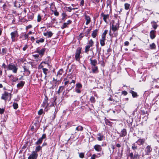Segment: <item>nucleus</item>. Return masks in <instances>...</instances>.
<instances>
[{
  "instance_id": "f257e3e1",
  "label": "nucleus",
  "mask_w": 159,
  "mask_h": 159,
  "mask_svg": "<svg viewBox=\"0 0 159 159\" xmlns=\"http://www.w3.org/2000/svg\"><path fill=\"white\" fill-rule=\"evenodd\" d=\"M49 103L48 102V98L47 96H45L41 107L44 108V111H47L49 109Z\"/></svg>"
},
{
  "instance_id": "f03ea898",
  "label": "nucleus",
  "mask_w": 159,
  "mask_h": 159,
  "mask_svg": "<svg viewBox=\"0 0 159 159\" xmlns=\"http://www.w3.org/2000/svg\"><path fill=\"white\" fill-rule=\"evenodd\" d=\"M82 48L78 47L76 51L75 55V58L76 61L80 62V54L81 52Z\"/></svg>"
},
{
  "instance_id": "7ed1b4c3",
  "label": "nucleus",
  "mask_w": 159,
  "mask_h": 159,
  "mask_svg": "<svg viewBox=\"0 0 159 159\" xmlns=\"http://www.w3.org/2000/svg\"><path fill=\"white\" fill-rule=\"evenodd\" d=\"M7 70H12L14 73H16L18 70V68L15 65L12 63L8 65L7 66Z\"/></svg>"
},
{
  "instance_id": "20e7f679",
  "label": "nucleus",
  "mask_w": 159,
  "mask_h": 159,
  "mask_svg": "<svg viewBox=\"0 0 159 159\" xmlns=\"http://www.w3.org/2000/svg\"><path fill=\"white\" fill-rule=\"evenodd\" d=\"M119 27V26L118 21L116 23L114 21H113L112 24L111 29L113 32H115V31L118 30Z\"/></svg>"
},
{
  "instance_id": "39448f33",
  "label": "nucleus",
  "mask_w": 159,
  "mask_h": 159,
  "mask_svg": "<svg viewBox=\"0 0 159 159\" xmlns=\"http://www.w3.org/2000/svg\"><path fill=\"white\" fill-rule=\"evenodd\" d=\"M11 35L12 42L16 41V38H17L19 36L18 32L17 31L15 30L11 33Z\"/></svg>"
},
{
  "instance_id": "423d86ee",
  "label": "nucleus",
  "mask_w": 159,
  "mask_h": 159,
  "mask_svg": "<svg viewBox=\"0 0 159 159\" xmlns=\"http://www.w3.org/2000/svg\"><path fill=\"white\" fill-rule=\"evenodd\" d=\"M46 49L45 48H43L41 50H40L39 48H37L35 52L38 53L39 55L42 57L44 54Z\"/></svg>"
},
{
  "instance_id": "0eeeda50",
  "label": "nucleus",
  "mask_w": 159,
  "mask_h": 159,
  "mask_svg": "<svg viewBox=\"0 0 159 159\" xmlns=\"http://www.w3.org/2000/svg\"><path fill=\"white\" fill-rule=\"evenodd\" d=\"M9 95H11V93H9L6 91H5L4 93L2 94L1 99L5 101H6Z\"/></svg>"
},
{
  "instance_id": "6e6552de",
  "label": "nucleus",
  "mask_w": 159,
  "mask_h": 159,
  "mask_svg": "<svg viewBox=\"0 0 159 159\" xmlns=\"http://www.w3.org/2000/svg\"><path fill=\"white\" fill-rule=\"evenodd\" d=\"M38 156V154L35 152L33 151L32 154L28 157V159H36Z\"/></svg>"
},
{
  "instance_id": "1a4fd4ad",
  "label": "nucleus",
  "mask_w": 159,
  "mask_h": 159,
  "mask_svg": "<svg viewBox=\"0 0 159 159\" xmlns=\"http://www.w3.org/2000/svg\"><path fill=\"white\" fill-rule=\"evenodd\" d=\"M100 16L103 17V19L104 21L106 23H107L108 22L107 21V19L109 18V14H105L103 12L101 13Z\"/></svg>"
},
{
  "instance_id": "9d476101",
  "label": "nucleus",
  "mask_w": 159,
  "mask_h": 159,
  "mask_svg": "<svg viewBox=\"0 0 159 159\" xmlns=\"http://www.w3.org/2000/svg\"><path fill=\"white\" fill-rule=\"evenodd\" d=\"M72 23V21L70 20H69L66 22H65L63 23V25L61 27V29H63L65 28L68 27V25L71 24Z\"/></svg>"
},
{
  "instance_id": "9b49d317",
  "label": "nucleus",
  "mask_w": 159,
  "mask_h": 159,
  "mask_svg": "<svg viewBox=\"0 0 159 159\" xmlns=\"http://www.w3.org/2000/svg\"><path fill=\"white\" fill-rule=\"evenodd\" d=\"M152 149L149 145L147 146L145 150V155H148L149 153L152 151Z\"/></svg>"
},
{
  "instance_id": "f8f14e48",
  "label": "nucleus",
  "mask_w": 159,
  "mask_h": 159,
  "mask_svg": "<svg viewBox=\"0 0 159 159\" xmlns=\"http://www.w3.org/2000/svg\"><path fill=\"white\" fill-rule=\"evenodd\" d=\"M120 134V136L123 137L127 135V131L125 129H123L121 131L120 133H118Z\"/></svg>"
},
{
  "instance_id": "ddd939ff",
  "label": "nucleus",
  "mask_w": 159,
  "mask_h": 159,
  "mask_svg": "<svg viewBox=\"0 0 159 159\" xmlns=\"http://www.w3.org/2000/svg\"><path fill=\"white\" fill-rule=\"evenodd\" d=\"M97 136V138L98 141H102L105 138V137L103 135H102L100 133L98 134Z\"/></svg>"
},
{
  "instance_id": "4468645a",
  "label": "nucleus",
  "mask_w": 159,
  "mask_h": 159,
  "mask_svg": "<svg viewBox=\"0 0 159 159\" xmlns=\"http://www.w3.org/2000/svg\"><path fill=\"white\" fill-rule=\"evenodd\" d=\"M94 148L95 151L98 152H101L102 149L101 146L98 144H96L94 145Z\"/></svg>"
},
{
  "instance_id": "2eb2a0df",
  "label": "nucleus",
  "mask_w": 159,
  "mask_h": 159,
  "mask_svg": "<svg viewBox=\"0 0 159 159\" xmlns=\"http://www.w3.org/2000/svg\"><path fill=\"white\" fill-rule=\"evenodd\" d=\"M150 38L151 39H153L156 36V31L154 30H152L150 33Z\"/></svg>"
},
{
  "instance_id": "dca6fc26",
  "label": "nucleus",
  "mask_w": 159,
  "mask_h": 159,
  "mask_svg": "<svg viewBox=\"0 0 159 159\" xmlns=\"http://www.w3.org/2000/svg\"><path fill=\"white\" fill-rule=\"evenodd\" d=\"M145 142V139H139L136 142V143H137L140 146L143 144Z\"/></svg>"
},
{
  "instance_id": "f3484780",
  "label": "nucleus",
  "mask_w": 159,
  "mask_h": 159,
  "mask_svg": "<svg viewBox=\"0 0 159 159\" xmlns=\"http://www.w3.org/2000/svg\"><path fill=\"white\" fill-rule=\"evenodd\" d=\"M65 80H67L68 81L69 83V84H71L72 83L75 84V78L73 79H68V78H64V81H65Z\"/></svg>"
},
{
  "instance_id": "a211bd4d",
  "label": "nucleus",
  "mask_w": 159,
  "mask_h": 159,
  "mask_svg": "<svg viewBox=\"0 0 159 159\" xmlns=\"http://www.w3.org/2000/svg\"><path fill=\"white\" fill-rule=\"evenodd\" d=\"M25 84V82L23 81H21L17 85V87L18 89L21 88Z\"/></svg>"
},
{
  "instance_id": "6ab92c4d",
  "label": "nucleus",
  "mask_w": 159,
  "mask_h": 159,
  "mask_svg": "<svg viewBox=\"0 0 159 159\" xmlns=\"http://www.w3.org/2000/svg\"><path fill=\"white\" fill-rule=\"evenodd\" d=\"M53 34L51 31H47L46 33H44L43 35L44 36H47L48 35V38H51L53 35Z\"/></svg>"
},
{
  "instance_id": "aec40b11",
  "label": "nucleus",
  "mask_w": 159,
  "mask_h": 159,
  "mask_svg": "<svg viewBox=\"0 0 159 159\" xmlns=\"http://www.w3.org/2000/svg\"><path fill=\"white\" fill-rule=\"evenodd\" d=\"M90 64L92 66H96L97 64V61L96 59L92 60V58L90 59Z\"/></svg>"
},
{
  "instance_id": "412c9836",
  "label": "nucleus",
  "mask_w": 159,
  "mask_h": 159,
  "mask_svg": "<svg viewBox=\"0 0 159 159\" xmlns=\"http://www.w3.org/2000/svg\"><path fill=\"white\" fill-rule=\"evenodd\" d=\"M85 19L86 20V25H88L91 22L90 18L89 16L86 15L85 16Z\"/></svg>"
},
{
  "instance_id": "4be33fe9",
  "label": "nucleus",
  "mask_w": 159,
  "mask_h": 159,
  "mask_svg": "<svg viewBox=\"0 0 159 159\" xmlns=\"http://www.w3.org/2000/svg\"><path fill=\"white\" fill-rule=\"evenodd\" d=\"M92 71L93 73H97L98 72V67L97 66H92Z\"/></svg>"
},
{
  "instance_id": "5701e85b",
  "label": "nucleus",
  "mask_w": 159,
  "mask_h": 159,
  "mask_svg": "<svg viewBox=\"0 0 159 159\" xmlns=\"http://www.w3.org/2000/svg\"><path fill=\"white\" fill-rule=\"evenodd\" d=\"M98 30L96 29L93 31L92 34V36L93 38H95L96 37L98 34Z\"/></svg>"
},
{
  "instance_id": "b1692460",
  "label": "nucleus",
  "mask_w": 159,
  "mask_h": 159,
  "mask_svg": "<svg viewBox=\"0 0 159 159\" xmlns=\"http://www.w3.org/2000/svg\"><path fill=\"white\" fill-rule=\"evenodd\" d=\"M106 40V38L102 37L100 40V43L102 46H104L105 45V41Z\"/></svg>"
},
{
  "instance_id": "393cba45",
  "label": "nucleus",
  "mask_w": 159,
  "mask_h": 159,
  "mask_svg": "<svg viewBox=\"0 0 159 159\" xmlns=\"http://www.w3.org/2000/svg\"><path fill=\"white\" fill-rule=\"evenodd\" d=\"M151 24L152 25V27L155 30H156L158 27V25L157 24V22H155L154 21H152L151 22Z\"/></svg>"
},
{
  "instance_id": "a878e982",
  "label": "nucleus",
  "mask_w": 159,
  "mask_h": 159,
  "mask_svg": "<svg viewBox=\"0 0 159 159\" xmlns=\"http://www.w3.org/2000/svg\"><path fill=\"white\" fill-rule=\"evenodd\" d=\"M83 129V127L79 125L76 128L75 133H76L77 132V131H82Z\"/></svg>"
},
{
  "instance_id": "bb28decb",
  "label": "nucleus",
  "mask_w": 159,
  "mask_h": 159,
  "mask_svg": "<svg viewBox=\"0 0 159 159\" xmlns=\"http://www.w3.org/2000/svg\"><path fill=\"white\" fill-rule=\"evenodd\" d=\"M94 44V42L92 39L88 40L87 42V45L90 46L91 47H93Z\"/></svg>"
},
{
  "instance_id": "cd10ccee",
  "label": "nucleus",
  "mask_w": 159,
  "mask_h": 159,
  "mask_svg": "<svg viewBox=\"0 0 159 159\" xmlns=\"http://www.w3.org/2000/svg\"><path fill=\"white\" fill-rule=\"evenodd\" d=\"M56 99L57 98H52L53 101L52 102L50 105L49 106V107H54L55 105L56 106H57V103L56 102Z\"/></svg>"
},
{
  "instance_id": "c85d7f7f",
  "label": "nucleus",
  "mask_w": 159,
  "mask_h": 159,
  "mask_svg": "<svg viewBox=\"0 0 159 159\" xmlns=\"http://www.w3.org/2000/svg\"><path fill=\"white\" fill-rule=\"evenodd\" d=\"M63 72V70L62 69H60L59 70L57 73V76L59 77V78L61 77V75H62Z\"/></svg>"
},
{
  "instance_id": "c756f323",
  "label": "nucleus",
  "mask_w": 159,
  "mask_h": 159,
  "mask_svg": "<svg viewBox=\"0 0 159 159\" xmlns=\"http://www.w3.org/2000/svg\"><path fill=\"white\" fill-rule=\"evenodd\" d=\"M105 122V124L107 125L110 126H111L112 125V123L108 119L105 118L104 119Z\"/></svg>"
},
{
  "instance_id": "7c9ffc66",
  "label": "nucleus",
  "mask_w": 159,
  "mask_h": 159,
  "mask_svg": "<svg viewBox=\"0 0 159 159\" xmlns=\"http://www.w3.org/2000/svg\"><path fill=\"white\" fill-rule=\"evenodd\" d=\"M140 155L138 152H135L134 153V159H140Z\"/></svg>"
},
{
  "instance_id": "2f4dec72",
  "label": "nucleus",
  "mask_w": 159,
  "mask_h": 159,
  "mask_svg": "<svg viewBox=\"0 0 159 159\" xmlns=\"http://www.w3.org/2000/svg\"><path fill=\"white\" fill-rule=\"evenodd\" d=\"M23 68L24 69V71L25 72V73L26 74L25 75H29L30 73V72L29 70L27 68H26L25 66H23Z\"/></svg>"
},
{
  "instance_id": "473e14b6",
  "label": "nucleus",
  "mask_w": 159,
  "mask_h": 159,
  "mask_svg": "<svg viewBox=\"0 0 159 159\" xmlns=\"http://www.w3.org/2000/svg\"><path fill=\"white\" fill-rule=\"evenodd\" d=\"M130 93L132 94L133 98H136L138 96L137 93L133 91L130 90Z\"/></svg>"
},
{
  "instance_id": "72a5a7b5",
  "label": "nucleus",
  "mask_w": 159,
  "mask_h": 159,
  "mask_svg": "<svg viewBox=\"0 0 159 159\" xmlns=\"http://www.w3.org/2000/svg\"><path fill=\"white\" fill-rule=\"evenodd\" d=\"M91 47L90 46L87 45L85 47L84 52L85 53H88V52L90 50V48Z\"/></svg>"
},
{
  "instance_id": "f704fd0d",
  "label": "nucleus",
  "mask_w": 159,
  "mask_h": 159,
  "mask_svg": "<svg viewBox=\"0 0 159 159\" xmlns=\"http://www.w3.org/2000/svg\"><path fill=\"white\" fill-rule=\"evenodd\" d=\"M42 146H38L36 147L35 151L34 152H35L36 153H37V152L42 150Z\"/></svg>"
},
{
  "instance_id": "c9c22d12",
  "label": "nucleus",
  "mask_w": 159,
  "mask_h": 159,
  "mask_svg": "<svg viewBox=\"0 0 159 159\" xmlns=\"http://www.w3.org/2000/svg\"><path fill=\"white\" fill-rule=\"evenodd\" d=\"M149 46L150 48L151 49H155L156 47V45L154 43H152L151 44H150Z\"/></svg>"
},
{
  "instance_id": "e433bc0d",
  "label": "nucleus",
  "mask_w": 159,
  "mask_h": 159,
  "mask_svg": "<svg viewBox=\"0 0 159 159\" xmlns=\"http://www.w3.org/2000/svg\"><path fill=\"white\" fill-rule=\"evenodd\" d=\"M28 19L30 20H32L34 18V15L32 13H30L28 15Z\"/></svg>"
},
{
  "instance_id": "4c0bfd02",
  "label": "nucleus",
  "mask_w": 159,
  "mask_h": 159,
  "mask_svg": "<svg viewBox=\"0 0 159 159\" xmlns=\"http://www.w3.org/2000/svg\"><path fill=\"white\" fill-rule=\"evenodd\" d=\"M91 30V29H88L86 32L84 33L85 36L86 37H87L89 36V34L90 32V31Z\"/></svg>"
},
{
  "instance_id": "58836bf2",
  "label": "nucleus",
  "mask_w": 159,
  "mask_h": 159,
  "mask_svg": "<svg viewBox=\"0 0 159 159\" xmlns=\"http://www.w3.org/2000/svg\"><path fill=\"white\" fill-rule=\"evenodd\" d=\"M64 89V87L63 86H60L59 88V89L57 92L58 94H59Z\"/></svg>"
},
{
  "instance_id": "ea45409f",
  "label": "nucleus",
  "mask_w": 159,
  "mask_h": 159,
  "mask_svg": "<svg viewBox=\"0 0 159 159\" xmlns=\"http://www.w3.org/2000/svg\"><path fill=\"white\" fill-rule=\"evenodd\" d=\"M61 15L62 16V20H65V18L66 17L67 15L65 12H63L62 14Z\"/></svg>"
},
{
  "instance_id": "a19ab883",
  "label": "nucleus",
  "mask_w": 159,
  "mask_h": 159,
  "mask_svg": "<svg viewBox=\"0 0 159 159\" xmlns=\"http://www.w3.org/2000/svg\"><path fill=\"white\" fill-rule=\"evenodd\" d=\"M124 6L125 9L127 10L129 8L130 4L128 3H125V4Z\"/></svg>"
},
{
  "instance_id": "79ce46f5",
  "label": "nucleus",
  "mask_w": 159,
  "mask_h": 159,
  "mask_svg": "<svg viewBox=\"0 0 159 159\" xmlns=\"http://www.w3.org/2000/svg\"><path fill=\"white\" fill-rule=\"evenodd\" d=\"M7 52V49L6 48H2V50L1 54L2 55H4Z\"/></svg>"
},
{
  "instance_id": "37998d69",
  "label": "nucleus",
  "mask_w": 159,
  "mask_h": 159,
  "mask_svg": "<svg viewBox=\"0 0 159 159\" xmlns=\"http://www.w3.org/2000/svg\"><path fill=\"white\" fill-rule=\"evenodd\" d=\"M82 85L80 83H77L76 84L75 88L78 89H81L82 88Z\"/></svg>"
},
{
  "instance_id": "c03bdc74",
  "label": "nucleus",
  "mask_w": 159,
  "mask_h": 159,
  "mask_svg": "<svg viewBox=\"0 0 159 159\" xmlns=\"http://www.w3.org/2000/svg\"><path fill=\"white\" fill-rule=\"evenodd\" d=\"M108 30H105L104 32L102 33V34L101 37H103L104 38H106V35L108 32Z\"/></svg>"
},
{
  "instance_id": "a18cd8bd",
  "label": "nucleus",
  "mask_w": 159,
  "mask_h": 159,
  "mask_svg": "<svg viewBox=\"0 0 159 159\" xmlns=\"http://www.w3.org/2000/svg\"><path fill=\"white\" fill-rule=\"evenodd\" d=\"M44 39L43 38H41L39 40H37L36 41V43H43L44 42Z\"/></svg>"
},
{
  "instance_id": "49530a36",
  "label": "nucleus",
  "mask_w": 159,
  "mask_h": 159,
  "mask_svg": "<svg viewBox=\"0 0 159 159\" xmlns=\"http://www.w3.org/2000/svg\"><path fill=\"white\" fill-rule=\"evenodd\" d=\"M65 78H68V79H73L75 78L73 77L71 74H68Z\"/></svg>"
},
{
  "instance_id": "de8ad7c7",
  "label": "nucleus",
  "mask_w": 159,
  "mask_h": 159,
  "mask_svg": "<svg viewBox=\"0 0 159 159\" xmlns=\"http://www.w3.org/2000/svg\"><path fill=\"white\" fill-rule=\"evenodd\" d=\"M90 100L92 103H94L95 102V99L94 97L92 96L90 99Z\"/></svg>"
},
{
  "instance_id": "09e8293b",
  "label": "nucleus",
  "mask_w": 159,
  "mask_h": 159,
  "mask_svg": "<svg viewBox=\"0 0 159 159\" xmlns=\"http://www.w3.org/2000/svg\"><path fill=\"white\" fill-rule=\"evenodd\" d=\"M131 148L133 150H135L136 149H137V146L135 143H134L132 144Z\"/></svg>"
},
{
  "instance_id": "8fccbe9b",
  "label": "nucleus",
  "mask_w": 159,
  "mask_h": 159,
  "mask_svg": "<svg viewBox=\"0 0 159 159\" xmlns=\"http://www.w3.org/2000/svg\"><path fill=\"white\" fill-rule=\"evenodd\" d=\"M52 11L54 13V15L56 16H59V12L57 11V10H52Z\"/></svg>"
},
{
  "instance_id": "3c124183",
  "label": "nucleus",
  "mask_w": 159,
  "mask_h": 159,
  "mask_svg": "<svg viewBox=\"0 0 159 159\" xmlns=\"http://www.w3.org/2000/svg\"><path fill=\"white\" fill-rule=\"evenodd\" d=\"M79 154V156L81 158H83L84 157V152L79 153L78 152Z\"/></svg>"
},
{
  "instance_id": "603ef678",
  "label": "nucleus",
  "mask_w": 159,
  "mask_h": 159,
  "mask_svg": "<svg viewBox=\"0 0 159 159\" xmlns=\"http://www.w3.org/2000/svg\"><path fill=\"white\" fill-rule=\"evenodd\" d=\"M42 141L39 138L38 140L35 143V144L36 145H39L42 143Z\"/></svg>"
},
{
  "instance_id": "864d4df0",
  "label": "nucleus",
  "mask_w": 159,
  "mask_h": 159,
  "mask_svg": "<svg viewBox=\"0 0 159 159\" xmlns=\"http://www.w3.org/2000/svg\"><path fill=\"white\" fill-rule=\"evenodd\" d=\"M44 63L45 64H48V61H43L40 64V66H41V68H43V66L42 65V64Z\"/></svg>"
},
{
  "instance_id": "5fc2aeb1",
  "label": "nucleus",
  "mask_w": 159,
  "mask_h": 159,
  "mask_svg": "<svg viewBox=\"0 0 159 159\" xmlns=\"http://www.w3.org/2000/svg\"><path fill=\"white\" fill-rule=\"evenodd\" d=\"M42 70H43V73L45 75H47V72L48 71V70L47 69L45 68H43Z\"/></svg>"
},
{
  "instance_id": "6e6d98bb",
  "label": "nucleus",
  "mask_w": 159,
  "mask_h": 159,
  "mask_svg": "<svg viewBox=\"0 0 159 159\" xmlns=\"http://www.w3.org/2000/svg\"><path fill=\"white\" fill-rule=\"evenodd\" d=\"M13 106L14 108L15 109H16L18 108V104L16 103H14Z\"/></svg>"
},
{
  "instance_id": "4d7b16f0",
  "label": "nucleus",
  "mask_w": 159,
  "mask_h": 159,
  "mask_svg": "<svg viewBox=\"0 0 159 159\" xmlns=\"http://www.w3.org/2000/svg\"><path fill=\"white\" fill-rule=\"evenodd\" d=\"M41 17L39 14H38L37 16V22H40L41 21Z\"/></svg>"
},
{
  "instance_id": "13d9d810",
  "label": "nucleus",
  "mask_w": 159,
  "mask_h": 159,
  "mask_svg": "<svg viewBox=\"0 0 159 159\" xmlns=\"http://www.w3.org/2000/svg\"><path fill=\"white\" fill-rule=\"evenodd\" d=\"M46 134H43L42 137L40 138V139L42 140L43 141V140L46 138Z\"/></svg>"
},
{
  "instance_id": "bf43d9fd",
  "label": "nucleus",
  "mask_w": 159,
  "mask_h": 159,
  "mask_svg": "<svg viewBox=\"0 0 159 159\" xmlns=\"http://www.w3.org/2000/svg\"><path fill=\"white\" fill-rule=\"evenodd\" d=\"M129 156L131 159H134V155L133 152H131L129 154Z\"/></svg>"
},
{
  "instance_id": "052dcab7",
  "label": "nucleus",
  "mask_w": 159,
  "mask_h": 159,
  "mask_svg": "<svg viewBox=\"0 0 159 159\" xmlns=\"http://www.w3.org/2000/svg\"><path fill=\"white\" fill-rule=\"evenodd\" d=\"M93 155L95 158H98L101 156V154L100 153H98L97 154H94Z\"/></svg>"
},
{
  "instance_id": "680f3d73",
  "label": "nucleus",
  "mask_w": 159,
  "mask_h": 159,
  "mask_svg": "<svg viewBox=\"0 0 159 159\" xmlns=\"http://www.w3.org/2000/svg\"><path fill=\"white\" fill-rule=\"evenodd\" d=\"M75 91L77 93H80L81 91L80 89L75 88Z\"/></svg>"
},
{
  "instance_id": "e2e57ef3",
  "label": "nucleus",
  "mask_w": 159,
  "mask_h": 159,
  "mask_svg": "<svg viewBox=\"0 0 159 159\" xmlns=\"http://www.w3.org/2000/svg\"><path fill=\"white\" fill-rule=\"evenodd\" d=\"M58 111V109L57 108V109H56V108H55V111H54V117H53V118L54 119L55 118V115L57 114V111Z\"/></svg>"
},
{
  "instance_id": "0e129e2a",
  "label": "nucleus",
  "mask_w": 159,
  "mask_h": 159,
  "mask_svg": "<svg viewBox=\"0 0 159 159\" xmlns=\"http://www.w3.org/2000/svg\"><path fill=\"white\" fill-rule=\"evenodd\" d=\"M43 113V110L42 109H40L38 112L39 115H40L42 114Z\"/></svg>"
},
{
  "instance_id": "69168bd1",
  "label": "nucleus",
  "mask_w": 159,
  "mask_h": 159,
  "mask_svg": "<svg viewBox=\"0 0 159 159\" xmlns=\"http://www.w3.org/2000/svg\"><path fill=\"white\" fill-rule=\"evenodd\" d=\"M5 111V109L4 108H0V114H3Z\"/></svg>"
},
{
  "instance_id": "338daca9",
  "label": "nucleus",
  "mask_w": 159,
  "mask_h": 159,
  "mask_svg": "<svg viewBox=\"0 0 159 159\" xmlns=\"http://www.w3.org/2000/svg\"><path fill=\"white\" fill-rule=\"evenodd\" d=\"M85 35H84L83 33H80L79 35V38L80 39H81Z\"/></svg>"
},
{
  "instance_id": "774afa93",
  "label": "nucleus",
  "mask_w": 159,
  "mask_h": 159,
  "mask_svg": "<svg viewBox=\"0 0 159 159\" xmlns=\"http://www.w3.org/2000/svg\"><path fill=\"white\" fill-rule=\"evenodd\" d=\"M33 56L35 57L36 59H38L39 57V55L37 54H34L33 55Z\"/></svg>"
}]
</instances>
